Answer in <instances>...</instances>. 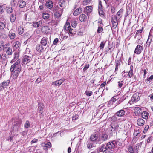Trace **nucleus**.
Returning a JSON list of instances; mask_svg holds the SVG:
<instances>
[{
	"label": "nucleus",
	"instance_id": "nucleus-55",
	"mask_svg": "<svg viewBox=\"0 0 153 153\" xmlns=\"http://www.w3.org/2000/svg\"><path fill=\"white\" fill-rule=\"evenodd\" d=\"M118 86L119 88H121L122 87L124 83V82L123 80H120L119 82H118Z\"/></svg>",
	"mask_w": 153,
	"mask_h": 153
},
{
	"label": "nucleus",
	"instance_id": "nucleus-51",
	"mask_svg": "<svg viewBox=\"0 0 153 153\" xmlns=\"http://www.w3.org/2000/svg\"><path fill=\"white\" fill-rule=\"evenodd\" d=\"M30 125L28 121H27L24 125V127L26 128H28Z\"/></svg>",
	"mask_w": 153,
	"mask_h": 153
},
{
	"label": "nucleus",
	"instance_id": "nucleus-27",
	"mask_svg": "<svg viewBox=\"0 0 153 153\" xmlns=\"http://www.w3.org/2000/svg\"><path fill=\"white\" fill-rule=\"evenodd\" d=\"M6 22L0 21V30H2L6 27Z\"/></svg>",
	"mask_w": 153,
	"mask_h": 153
},
{
	"label": "nucleus",
	"instance_id": "nucleus-58",
	"mask_svg": "<svg viewBox=\"0 0 153 153\" xmlns=\"http://www.w3.org/2000/svg\"><path fill=\"white\" fill-rule=\"evenodd\" d=\"M9 55H6V54H3L2 55V56H3V59L4 60H5L6 59H7L9 58Z\"/></svg>",
	"mask_w": 153,
	"mask_h": 153
},
{
	"label": "nucleus",
	"instance_id": "nucleus-59",
	"mask_svg": "<svg viewBox=\"0 0 153 153\" xmlns=\"http://www.w3.org/2000/svg\"><path fill=\"white\" fill-rule=\"evenodd\" d=\"M143 30V28H142L141 29H140L138 30L136 32V36H137V35H139V34L142 33Z\"/></svg>",
	"mask_w": 153,
	"mask_h": 153
},
{
	"label": "nucleus",
	"instance_id": "nucleus-38",
	"mask_svg": "<svg viewBox=\"0 0 153 153\" xmlns=\"http://www.w3.org/2000/svg\"><path fill=\"white\" fill-rule=\"evenodd\" d=\"M44 108V105L42 103L39 104L38 109L40 111V113L42 114L43 112V109Z\"/></svg>",
	"mask_w": 153,
	"mask_h": 153
},
{
	"label": "nucleus",
	"instance_id": "nucleus-39",
	"mask_svg": "<svg viewBox=\"0 0 153 153\" xmlns=\"http://www.w3.org/2000/svg\"><path fill=\"white\" fill-rule=\"evenodd\" d=\"M42 22L39 21L38 22L33 23V25L34 27H38L40 26V25L42 24Z\"/></svg>",
	"mask_w": 153,
	"mask_h": 153
},
{
	"label": "nucleus",
	"instance_id": "nucleus-40",
	"mask_svg": "<svg viewBox=\"0 0 153 153\" xmlns=\"http://www.w3.org/2000/svg\"><path fill=\"white\" fill-rule=\"evenodd\" d=\"M18 32L19 34H21L24 32V29L21 26L19 27L18 29Z\"/></svg>",
	"mask_w": 153,
	"mask_h": 153
},
{
	"label": "nucleus",
	"instance_id": "nucleus-43",
	"mask_svg": "<svg viewBox=\"0 0 153 153\" xmlns=\"http://www.w3.org/2000/svg\"><path fill=\"white\" fill-rule=\"evenodd\" d=\"M116 97H112L111 100L108 103L112 104L113 102H115L117 100V99L116 98Z\"/></svg>",
	"mask_w": 153,
	"mask_h": 153
},
{
	"label": "nucleus",
	"instance_id": "nucleus-33",
	"mask_svg": "<svg viewBox=\"0 0 153 153\" xmlns=\"http://www.w3.org/2000/svg\"><path fill=\"white\" fill-rule=\"evenodd\" d=\"M20 45V43L18 41H16L14 42L13 44V48L14 49L18 48Z\"/></svg>",
	"mask_w": 153,
	"mask_h": 153
},
{
	"label": "nucleus",
	"instance_id": "nucleus-22",
	"mask_svg": "<svg viewBox=\"0 0 153 153\" xmlns=\"http://www.w3.org/2000/svg\"><path fill=\"white\" fill-rule=\"evenodd\" d=\"M18 4H19V7L21 8L25 7L26 5V2L22 0H19Z\"/></svg>",
	"mask_w": 153,
	"mask_h": 153
},
{
	"label": "nucleus",
	"instance_id": "nucleus-20",
	"mask_svg": "<svg viewBox=\"0 0 153 153\" xmlns=\"http://www.w3.org/2000/svg\"><path fill=\"white\" fill-rule=\"evenodd\" d=\"M44 47L40 44H38L36 45V49L37 51L39 53H40L43 51Z\"/></svg>",
	"mask_w": 153,
	"mask_h": 153
},
{
	"label": "nucleus",
	"instance_id": "nucleus-3",
	"mask_svg": "<svg viewBox=\"0 0 153 153\" xmlns=\"http://www.w3.org/2000/svg\"><path fill=\"white\" fill-rule=\"evenodd\" d=\"M141 146V144L140 143L137 144L134 148H133L131 146H130L128 148V150L130 153H138V149L139 146Z\"/></svg>",
	"mask_w": 153,
	"mask_h": 153
},
{
	"label": "nucleus",
	"instance_id": "nucleus-34",
	"mask_svg": "<svg viewBox=\"0 0 153 153\" xmlns=\"http://www.w3.org/2000/svg\"><path fill=\"white\" fill-rule=\"evenodd\" d=\"M130 70L128 73V76L129 78H131L133 75V67L132 65H131L130 67Z\"/></svg>",
	"mask_w": 153,
	"mask_h": 153
},
{
	"label": "nucleus",
	"instance_id": "nucleus-60",
	"mask_svg": "<svg viewBox=\"0 0 153 153\" xmlns=\"http://www.w3.org/2000/svg\"><path fill=\"white\" fill-rule=\"evenodd\" d=\"M152 140V137H149L147 139L146 142L147 143H149Z\"/></svg>",
	"mask_w": 153,
	"mask_h": 153
},
{
	"label": "nucleus",
	"instance_id": "nucleus-53",
	"mask_svg": "<svg viewBox=\"0 0 153 153\" xmlns=\"http://www.w3.org/2000/svg\"><path fill=\"white\" fill-rule=\"evenodd\" d=\"M140 132L139 131L136 130L134 131V136H137L140 135Z\"/></svg>",
	"mask_w": 153,
	"mask_h": 153
},
{
	"label": "nucleus",
	"instance_id": "nucleus-5",
	"mask_svg": "<svg viewBox=\"0 0 153 153\" xmlns=\"http://www.w3.org/2000/svg\"><path fill=\"white\" fill-rule=\"evenodd\" d=\"M64 28L65 30L68 31V32L72 35H73L75 34L73 32V30L71 28L70 23L68 22H67L65 25L64 27Z\"/></svg>",
	"mask_w": 153,
	"mask_h": 153
},
{
	"label": "nucleus",
	"instance_id": "nucleus-57",
	"mask_svg": "<svg viewBox=\"0 0 153 153\" xmlns=\"http://www.w3.org/2000/svg\"><path fill=\"white\" fill-rule=\"evenodd\" d=\"M89 67V64H86L85 66L83 69V71L85 72V71Z\"/></svg>",
	"mask_w": 153,
	"mask_h": 153
},
{
	"label": "nucleus",
	"instance_id": "nucleus-15",
	"mask_svg": "<svg viewBox=\"0 0 153 153\" xmlns=\"http://www.w3.org/2000/svg\"><path fill=\"white\" fill-rule=\"evenodd\" d=\"M42 30L44 33L47 34L51 31L50 27L48 26H44L42 27Z\"/></svg>",
	"mask_w": 153,
	"mask_h": 153
},
{
	"label": "nucleus",
	"instance_id": "nucleus-6",
	"mask_svg": "<svg viewBox=\"0 0 153 153\" xmlns=\"http://www.w3.org/2000/svg\"><path fill=\"white\" fill-rule=\"evenodd\" d=\"M107 145H102L100 149V152H105V153H113L111 150L108 149Z\"/></svg>",
	"mask_w": 153,
	"mask_h": 153
},
{
	"label": "nucleus",
	"instance_id": "nucleus-32",
	"mask_svg": "<svg viewBox=\"0 0 153 153\" xmlns=\"http://www.w3.org/2000/svg\"><path fill=\"white\" fill-rule=\"evenodd\" d=\"M71 24L72 27L75 28L77 25V20L75 19H73L71 21Z\"/></svg>",
	"mask_w": 153,
	"mask_h": 153
},
{
	"label": "nucleus",
	"instance_id": "nucleus-16",
	"mask_svg": "<svg viewBox=\"0 0 153 153\" xmlns=\"http://www.w3.org/2000/svg\"><path fill=\"white\" fill-rule=\"evenodd\" d=\"M45 6L51 10L53 9V3L50 0L48 1L45 3Z\"/></svg>",
	"mask_w": 153,
	"mask_h": 153
},
{
	"label": "nucleus",
	"instance_id": "nucleus-8",
	"mask_svg": "<svg viewBox=\"0 0 153 153\" xmlns=\"http://www.w3.org/2000/svg\"><path fill=\"white\" fill-rule=\"evenodd\" d=\"M139 100L140 97L138 95L135 94L133 95L129 102L130 104H131L133 103L137 102Z\"/></svg>",
	"mask_w": 153,
	"mask_h": 153
},
{
	"label": "nucleus",
	"instance_id": "nucleus-35",
	"mask_svg": "<svg viewBox=\"0 0 153 153\" xmlns=\"http://www.w3.org/2000/svg\"><path fill=\"white\" fill-rule=\"evenodd\" d=\"M19 56V54L18 53H14L13 59L12 60H11L10 61V63H13V62L14 61L18 59Z\"/></svg>",
	"mask_w": 153,
	"mask_h": 153
},
{
	"label": "nucleus",
	"instance_id": "nucleus-28",
	"mask_svg": "<svg viewBox=\"0 0 153 153\" xmlns=\"http://www.w3.org/2000/svg\"><path fill=\"white\" fill-rule=\"evenodd\" d=\"M79 19L81 22L85 21L87 19V16L85 15L82 14L80 15L79 17Z\"/></svg>",
	"mask_w": 153,
	"mask_h": 153
},
{
	"label": "nucleus",
	"instance_id": "nucleus-19",
	"mask_svg": "<svg viewBox=\"0 0 153 153\" xmlns=\"http://www.w3.org/2000/svg\"><path fill=\"white\" fill-rule=\"evenodd\" d=\"M64 81V79H61L53 82L52 83V85L56 86H59Z\"/></svg>",
	"mask_w": 153,
	"mask_h": 153
},
{
	"label": "nucleus",
	"instance_id": "nucleus-12",
	"mask_svg": "<svg viewBox=\"0 0 153 153\" xmlns=\"http://www.w3.org/2000/svg\"><path fill=\"white\" fill-rule=\"evenodd\" d=\"M134 112L136 116L141 114L143 112L141 108L139 107H135L134 109Z\"/></svg>",
	"mask_w": 153,
	"mask_h": 153
},
{
	"label": "nucleus",
	"instance_id": "nucleus-61",
	"mask_svg": "<svg viewBox=\"0 0 153 153\" xmlns=\"http://www.w3.org/2000/svg\"><path fill=\"white\" fill-rule=\"evenodd\" d=\"M79 116L78 114H76L74 116L72 117V120H75L78 119Z\"/></svg>",
	"mask_w": 153,
	"mask_h": 153
},
{
	"label": "nucleus",
	"instance_id": "nucleus-2",
	"mask_svg": "<svg viewBox=\"0 0 153 153\" xmlns=\"http://www.w3.org/2000/svg\"><path fill=\"white\" fill-rule=\"evenodd\" d=\"M62 8H60L58 5L55 6L53 8L52 10L54 12V15L56 18L60 17L62 14Z\"/></svg>",
	"mask_w": 153,
	"mask_h": 153
},
{
	"label": "nucleus",
	"instance_id": "nucleus-41",
	"mask_svg": "<svg viewBox=\"0 0 153 153\" xmlns=\"http://www.w3.org/2000/svg\"><path fill=\"white\" fill-rule=\"evenodd\" d=\"M2 47H3L2 49L3 50L6 49L7 48H10V46L9 43H7L4 45H2Z\"/></svg>",
	"mask_w": 153,
	"mask_h": 153
},
{
	"label": "nucleus",
	"instance_id": "nucleus-4",
	"mask_svg": "<svg viewBox=\"0 0 153 153\" xmlns=\"http://www.w3.org/2000/svg\"><path fill=\"white\" fill-rule=\"evenodd\" d=\"M32 60V58L27 55H25L22 58V65H25L30 62Z\"/></svg>",
	"mask_w": 153,
	"mask_h": 153
},
{
	"label": "nucleus",
	"instance_id": "nucleus-21",
	"mask_svg": "<svg viewBox=\"0 0 153 153\" xmlns=\"http://www.w3.org/2000/svg\"><path fill=\"white\" fill-rule=\"evenodd\" d=\"M82 11V8L79 7L74 11L73 14L74 16H77L81 13Z\"/></svg>",
	"mask_w": 153,
	"mask_h": 153
},
{
	"label": "nucleus",
	"instance_id": "nucleus-25",
	"mask_svg": "<svg viewBox=\"0 0 153 153\" xmlns=\"http://www.w3.org/2000/svg\"><path fill=\"white\" fill-rule=\"evenodd\" d=\"M149 114L146 111H144L142 112L141 114V117L145 119H147L148 118Z\"/></svg>",
	"mask_w": 153,
	"mask_h": 153
},
{
	"label": "nucleus",
	"instance_id": "nucleus-56",
	"mask_svg": "<svg viewBox=\"0 0 153 153\" xmlns=\"http://www.w3.org/2000/svg\"><path fill=\"white\" fill-rule=\"evenodd\" d=\"M90 1V0H84L83 2V4L84 5H86Z\"/></svg>",
	"mask_w": 153,
	"mask_h": 153
},
{
	"label": "nucleus",
	"instance_id": "nucleus-9",
	"mask_svg": "<svg viewBox=\"0 0 153 153\" xmlns=\"http://www.w3.org/2000/svg\"><path fill=\"white\" fill-rule=\"evenodd\" d=\"M9 83V80H7L4 81L0 84V91H2L3 89L6 88L8 86Z\"/></svg>",
	"mask_w": 153,
	"mask_h": 153
},
{
	"label": "nucleus",
	"instance_id": "nucleus-48",
	"mask_svg": "<svg viewBox=\"0 0 153 153\" xmlns=\"http://www.w3.org/2000/svg\"><path fill=\"white\" fill-rule=\"evenodd\" d=\"M116 143H115L116 147L117 146H122V143L120 141H119L115 140Z\"/></svg>",
	"mask_w": 153,
	"mask_h": 153
},
{
	"label": "nucleus",
	"instance_id": "nucleus-1",
	"mask_svg": "<svg viewBox=\"0 0 153 153\" xmlns=\"http://www.w3.org/2000/svg\"><path fill=\"white\" fill-rule=\"evenodd\" d=\"M20 59H19L11 66L10 71L12 76L14 79H17L21 71V66L20 64Z\"/></svg>",
	"mask_w": 153,
	"mask_h": 153
},
{
	"label": "nucleus",
	"instance_id": "nucleus-13",
	"mask_svg": "<svg viewBox=\"0 0 153 153\" xmlns=\"http://www.w3.org/2000/svg\"><path fill=\"white\" fill-rule=\"evenodd\" d=\"M143 47L141 46L138 45H137L134 51V53L137 54H140L143 50Z\"/></svg>",
	"mask_w": 153,
	"mask_h": 153
},
{
	"label": "nucleus",
	"instance_id": "nucleus-18",
	"mask_svg": "<svg viewBox=\"0 0 153 153\" xmlns=\"http://www.w3.org/2000/svg\"><path fill=\"white\" fill-rule=\"evenodd\" d=\"M125 111L123 109H121L117 111L116 113V114L118 117H123L125 114Z\"/></svg>",
	"mask_w": 153,
	"mask_h": 153
},
{
	"label": "nucleus",
	"instance_id": "nucleus-14",
	"mask_svg": "<svg viewBox=\"0 0 153 153\" xmlns=\"http://www.w3.org/2000/svg\"><path fill=\"white\" fill-rule=\"evenodd\" d=\"M90 138L91 141H94L96 143H98L99 141V140L97 139V135L95 134H93L91 135L90 136Z\"/></svg>",
	"mask_w": 153,
	"mask_h": 153
},
{
	"label": "nucleus",
	"instance_id": "nucleus-64",
	"mask_svg": "<svg viewBox=\"0 0 153 153\" xmlns=\"http://www.w3.org/2000/svg\"><path fill=\"white\" fill-rule=\"evenodd\" d=\"M59 42V39L57 38L55 39L53 42V44L54 45H56Z\"/></svg>",
	"mask_w": 153,
	"mask_h": 153
},
{
	"label": "nucleus",
	"instance_id": "nucleus-45",
	"mask_svg": "<svg viewBox=\"0 0 153 153\" xmlns=\"http://www.w3.org/2000/svg\"><path fill=\"white\" fill-rule=\"evenodd\" d=\"M99 13L100 14L101 13L102 14L103 12L102 10V5L101 4V3L100 4V3H99Z\"/></svg>",
	"mask_w": 153,
	"mask_h": 153
},
{
	"label": "nucleus",
	"instance_id": "nucleus-37",
	"mask_svg": "<svg viewBox=\"0 0 153 153\" xmlns=\"http://www.w3.org/2000/svg\"><path fill=\"white\" fill-rule=\"evenodd\" d=\"M108 138V136L106 134H102L100 137L101 140L103 141L107 140Z\"/></svg>",
	"mask_w": 153,
	"mask_h": 153
},
{
	"label": "nucleus",
	"instance_id": "nucleus-30",
	"mask_svg": "<svg viewBox=\"0 0 153 153\" xmlns=\"http://www.w3.org/2000/svg\"><path fill=\"white\" fill-rule=\"evenodd\" d=\"M118 127V125L117 124H111V127L110 128L111 131H114L116 130Z\"/></svg>",
	"mask_w": 153,
	"mask_h": 153
},
{
	"label": "nucleus",
	"instance_id": "nucleus-44",
	"mask_svg": "<svg viewBox=\"0 0 153 153\" xmlns=\"http://www.w3.org/2000/svg\"><path fill=\"white\" fill-rule=\"evenodd\" d=\"M7 12L8 13H11L13 11V9L12 7H6Z\"/></svg>",
	"mask_w": 153,
	"mask_h": 153
},
{
	"label": "nucleus",
	"instance_id": "nucleus-62",
	"mask_svg": "<svg viewBox=\"0 0 153 153\" xmlns=\"http://www.w3.org/2000/svg\"><path fill=\"white\" fill-rule=\"evenodd\" d=\"M152 35H151L150 33H149V36H148V38L147 39V41L152 42Z\"/></svg>",
	"mask_w": 153,
	"mask_h": 153
},
{
	"label": "nucleus",
	"instance_id": "nucleus-10",
	"mask_svg": "<svg viewBox=\"0 0 153 153\" xmlns=\"http://www.w3.org/2000/svg\"><path fill=\"white\" fill-rule=\"evenodd\" d=\"M117 17V16H113L112 17L111 22L112 25V27L114 29L116 28L117 26L118 25Z\"/></svg>",
	"mask_w": 153,
	"mask_h": 153
},
{
	"label": "nucleus",
	"instance_id": "nucleus-50",
	"mask_svg": "<svg viewBox=\"0 0 153 153\" xmlns=\"http://www.w3.org/2000/svg\"><path fill=\"white\" fill-rule=\"evenodd\" d=\"M122 13V11L120 10L119 11H118L117 13V15L116 16H117V19H120V18L121 17V16H120L121 13Z\"/></svg>",
	"mask_w": 153,
	"mask_h": 153
},
{
	"label": "nucleus",
	"instance_id": "nucleus-23",
	"mask_svg": "<svg viewBox=\"0 0 153 153\" xmlns=\"http://www.w3.org/2000/svg\"><path fill=\"white\" fill-rule=\"evenodd\" d=\"M3 50L6 53L7 55L9 56L11 55L13 53L12 49L10 48L3 49Z\"/></svg>",
	"mask_w": 153,
	"mask_h": 153
},
{
	"label": "nucleus",
	"instance_id": "nucleus-7",
	"mask_svg": "<svg viewBox=\"0 0 153 153\" xmlns=\"http://www.w3.org/2000/svg\"><path fill=\"white\" fill-rule=\"evenodd\" d=\"M49 44L48 39L47 37H43L40 41V44L43 45L44 48H47Z\"/></svg>",
	"mask_w": 153,
	"mask_h": 153
},
{
	"label": "nucleus",
	"instance_id": "nucleus-26",
	"mask_svg": "<svg viewBox=\"0 0 153 153\" xmlns=\"http://www.w3.org/2000/svg\"><path fill=\"white\" fill-rule=\"evenodd\" d=\"M145 123V121L142 118L138 119L137 121V125L140 126H142L144 125Z\"/></svg>",
	"mask_w": 153,
	"mask_h": 153
},
{
	"label": "nucleus",
	"instance_id": "nucleus-24",
	"mask_svg": "<svg viewBox=\"0 0 153 153\" xmlns=\"http://www.w3.org/2000/svg\"><path fill=\"white\" fill-rule=\"evenodd\" d=\"M93 10V7L92 6H88L85 7L84 9V11L87 13H90Z\"/></svg>",
	"mask_w": 153,
	"mask_h": 153
},
{
	"label": "nucleus",
	"instance_id": "nucleus-29",
	"mask_svg": "<svg viewBox=\"0 0 153 153\" xmlns=\"http://www.w3.org/2000/svg\"><path fill=\"white\" fill-rule=\"evenodd\" d=\"M8 36L11 39H13L16 37V35L15 33L13 32L11 30L9 32Z\"/></svg>",
	"mask_w": 153,
	"mask_h": 153
},
{
	"label": "nucleus",
	"instance_id": "nucleus-49",
	"mask_svg": "<svg viewBox=\"0 0 153 153\" xmlns=\"http://www.w3.org/2000/svg\"><path fill=\"white\" fill-rule=\"evenodd\" d=\"M10 21L11 22H14L16 19V16L14 14H12L10 16Z\"/></svg>",
	"mask_w": 153,
	"mask_h": 153
},
{
	"label": "nucleus",
	"instance_id": "nucleus-17",
	"mask_svg": "<svg viewBox=\"0 0 153 153\" xmlns=\"http://www.w3.org/2000/svg\"><path fill=\"white\" fill-rule=\"evenodd\" d=\"M42 146H43V149L44 150H47L51 147V144L50 142H48L47 143H43Z\"/></svg>",
	"mask_w": 153,
	"mask_h": 153
},
{
	"label": "nucleus",
	"instance_id": "nucleus-42",
	"mask_svg": "<svg viewBox=\"0 0 153 153\" xmlns=\"http://www.w3.org/2000/svg\"><path fill=\"white\" fill-rule=\"evenodd\" d=\"M98 27L97 30V33H99L102 32L103 30V29L102 26L101 25H98Z\"/></svg>",
	"mask_w": 153,
	"mask_h": 153
},
{
	"label": "nucleus",
	"instance_id": "nucleus-52",
	"mask_svg": "<svg viewBox=\"0 0 153 153\" xmlns=\"http://www.w3.org/2000/svg\"><path fill=\"white\" fill-rule=\"evenodd\" d=\"M16 3L17 2L16 0H12L11 1L10 4L12 7H15Z\"/></svg>",
	"mask_w": 153,
	"mask_h": 153
},
{
	"label": "nucleus",
	"instance_id": "nucleus-11",
	"mask_svg": "<svg viewBox=\"0 0 153 153\" xmlns=\"http://www.w3.org/2000/svg\"><path fill=\"white\" fill-rule=\"evenodd\" d=\"M115 143V140H114L107 143V146L108 149L111 150V149H114L116 147Z\"/></svg>",
	"mask_w": 153,
	"mask_h": 153
},
{
	"label": "nucleus",
	"instance_id": "nucleus-54",
	"mask_svg": "<svg viewBox=\"0 0 153 153\" xmlns=\"http://www.w3.org/2000/svg\"><path fill=\"white\" fill-rule=\"evenodd\" d=\"M106 42V41H103V42H102L100 45V49H103V48L105 43Z\"/></svg>",
	"mask_w": 153,
	"mask_h": 153
},
{
	"label": "nucleus",
	"instance_id": "nucleus-31",
	"mask_svg": "<svg viewBox=\"0 0 153 153\" xmlns=\"http://www.w3.org/2000/svg\"><path fill=\"white\" fill-rule=\"evenodd\" d=\"M42 18L45 20L48 19L49 18L50 15L46 12H44L42 14Z\"/></svg>",
	"mask_w": 153,
	"mask_h": 153
},
{
	"label": "nucleus",
	"instance_id": "nucleus-46",
	"mask_svg": "<svg viewBox=\"0 0 153 153\" xmlns=\"http://www.w3.org/2000/svg\"><path fill=\"white\" fill-rule=\"evenodd\" d=\"M92 92L91 91L86 90L85 91V94L88 97H89L91 95Z\"/></svg>",
	"mask_w": 153,
	"mask_h": 153
},
{
	"label": "nucleus",
	"instance_id": "nucleus-36",
	"mask_svg": "<svg viewBox=\"0 0 153 153\" xmlns=\"http://www.w3.org/2000/svg\"><path fill=\"white\" fill-rule=\"evenodd\" d=\"M58 4L59 6L63 8L65 7V2L64 0H59Z\"/></svg>",
	"mask_w": 153,
	"mask_h": 153
},
{
	"label": "nucleus",
	"instance_id": "nucleus-63",
	"mask_svg": "<svg viewBox=\"0 0 153 153\" xmlns=\"http://www.w3.org/2000/svg\"><path fill=\"white\" fill-rule=\"evenodd\" d=\"M4 11V7L0 5V13H2Z\"/></svg>",
	"mask_w": 153,
	"mask_h": 153
},
{
	"label": "nucleus",
	"instance_id": "nucleus-47",
	"mask_svg": "<svg viewBox=\"0 0 153 153\" xmlns=\"http://www.w3.org/2000/svg\"><path fill=\"white\" fill-rule=\"evenodd\" d=\"M95 146L91 142L90 143L89 142L88 143L87 145V147L88 148H91L93 147H94Z\"/></svg>",
	"mask_w": 153,
	"mask_h": 153
}]
</instances>
